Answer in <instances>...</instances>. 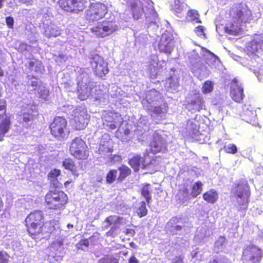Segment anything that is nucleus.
<instances>
[{"mask_svg":"<svg viewBox=\"0 0 263 263\" xmlns=\"http://www.w3.org/2000/svg\"><path fill=\"white\" fill-rule=\"evenodd\" d=\"M255 15L254 16L252 14L251 10L245 4H239L233 6L229 11L230 17L225 25V31L232 35H237L241 31L242 23L260 17L259 13Z\"/></svg>","mask_w":263,"mask_h":263,"instance_id":"obj_1","label":"nucleus"},{"mask_svg":"<svg viewBox=\"0 0 263 263\" xmlns=\"http://www.w3.org/2000/svg\"><path fill=\"white\" fill-rule=\"evenodd\" d=\"M145 109L151 116L161 120L165 118L167 111V106L163 99L162 94L156 89H151L146 93L145 99L142 102Z\"/></svg>","mask_w":263,"mask_h":263,"instance_id":"obj_2","label":"nucleus"},{"mask_svg":"<svg viewBox=\"0 0 263 263\" xmlns=\"http://www.w3.org/2000/svg\"><path fill=\"white\" fill-rule=\"evenodd\" d=\"M67 200V195L62 191H51L45 196L46 206L50 209H63Z\"/></svg>","mask_w":263,"mask_h":263,"instance_id":"obj_3","label":"nucleus"},{"mask_svg":"<svg viewBox=\"0 0 263 263\" xmlns=\"http://www.w3.org/2000/svg\"><path fill=\"white\" fill-rule=\"evenodd\" d=\"M232 192L235 195L237 203L241 206V208L246 209L248 206L250 196L249 186L247 181L245 180H240L233 189Z\"/></svg>","mask_w":263,"mask_h":263,"instance_id":"obj_4","label":"nucleus"},{"mask_svg":"<svg viewBox=\"0 0 263 263\" xmlns=\"http://www.w3.org/2000/svg\"><path fill=\"white\" fill-rule=\"evenodd\" d=\"M95 82L91 81L87 73H83L78 78V97L81 100H85L91 94Z\"/></svg>","mask_w":263,"mask_h":263,"instance_id":"obj_5","label":"nucleus"},{"mask_svg":"<svg viewBox=\"0 0 263 263\" xmlns=\"http://www.w3.org/2000/svg\"><path fill=\"white\" fill-rule=\"evenodd\" d=\"M43 215L41 211H34L30 213L25 220L28 231L31 235H35L40 230Z\"/></svg>","mask_w":263,"mask_h":263,"instance_id":"obj_6","label":"nucleus"},{"mask_svg":"<svg viewBox=\"0 0 263 263\" xmlns=\"http://www.w3.org/2000/svg\"><path fill=\"white\" fill-rule=\"evenodd\" d=\"M69 151L78 159H85L89 155L85 142L80 137H76L72 141Z\"/></svg>","mask_w":263,"mask_h":263,"instance_id":"obj_7","label":"nucleus"},{"mask_svg":"<svg viewBox=\"0 0 263 263\" xmlns=\"http://www.w3.org/2000/svg\"><path fill=\"white\" fill-rule=\"evenodd\" d=\"M118 28L115 22L104 21L99 23L96 26L91 28L92 32L98 36L105 37L116 31Z\"/></svg>","mask_w":263,"mask_h":263,"instance_id":"obj_8","label":"nucleus"},{"mask_svg":"<svg viewBox=\"0 0 263 263\" xmlns=\"http://www.w3.org/2000/svg\"><path fill=\"white\" fill-rule=\"evenodd\" d=\"M108 11L107 7L105 4L100 2L93 3L90 5L87 11V17L92 21L104 17Z\"/></svg>","mask_w":263,"mask_h":263,"instance_id":"obj_9","label":"nucleus"},{"mask_svg":"<svg viewBox=\"0 0 263 263\" xmlns=\"http://www.w3.org/2000/svg\"><path fill=\"white\" fill-rule=\"evenodd\" d=\"M261 257V250L254 245L247 246L242 255L243 263H259Z\"/></svg>","mask_w":263,"mask_h":263,"instance_id":"obj_10","label":"nucleus"},{"mask_svg":"<svg viewBox=\"0 0 263 263\" xmlns=\"http://www.w3.org/2000/svg\"><path fill=\"white\" fill-rule=\"evenodd\" d=\"M72 121L73 126L78 130L84 129L88 123L89 116L87 113V110L83 107H79L73 111Z\"/></svg>","mask_w":263,"mask_h":263,"instance_id":"obj_11","label":"nucleus"},{"mask_svg":"<svg viewBox=\"0 0 263 263\" xmlns=\"http://www.w3.org/2000/svg\"><path fill=\"white\" fill-rule=\"evenodd\" d=\"M245 50L249 57H258V54L263 51V33L256 35L252 41L247 44Z\"/></svg>","mask_w":263,"mask_h":263,"instance_id":"obj_12","label":"nucleus"},{"mask_svg":"<svg viewBox=\"0 0 263 263\" xmlns=\"http://www.w3.org/2000/svg\"><path fill=\"white\" fill-rule=\"evenodd\" d=\"M67 121L63 117H57L50 125L51 134L55 137L64 138L67 133Z\"/></svg>","mask_w":263,"mask_h":263,"instance_id":"obj_13","label":"nucleus"},{"mask_svg":"<svg viewBox=\"0 0 263 263\" xmlns=\"http://www.w3.org/2000/svg\"><path fill=\"white\" fill-rule=\"evenodd\" d=\"M86 0H59L61 8L67 12H78L86 7Z\"/></svg>","mask_w":263,"mask_h":263,"instance_id":"obj_14","label":"nucleus"},{"mask_svg":"<svg viewBox=\"0 0 263 263\" xmlns=\"http://www.w3.org/2000/svg\"><path fill=\"white\" fill-rule=\"evenodd\" d=\"M91 66L96 75L103 77L108 72L107 64L99 55H95L90 62Z\"/></svg>","mask_w":263,"mask_h":263,"instance_id":"obj_15","label":"nucleus"},{"mask_svg":"<svg viewBox=\"0 0 263 263\" xmlns=\"http://www.w3.org/2000/svg\"><path fill=\"white\" fill-rule=\"evenodd\" d=\"M28 85L29 88L31 87V90H35L40 97L45 100L47 99L49 91L45 88L41 81L35 77H32L28 82Z\"/></svg>","mask_w":263,"mask_h":263,"instance_id":"obj_16","label":"nucleus"},{"mask_svg":"<svg viewBox=\"0 0 263 263\" xmlns=\"http://www.w3.org/2000/svg\"><path fill=\"white\" fill-rule=\"evenodd\" d=\"M98 151L99 154L104 157L107 156L109 153L112 152L113 141L108 134H105L102 135Z\"/></svg>","mask_w":263,"mask_h":263,"instance_id":"obj_17","label":"nucleus"},{"mask_svg":"<svg viewBox=\"0 0 263 263\" xmlns=\"http://www.w3.org/2000/svg\"><path fill=\"white\" fill-rule=\"evenodd\" d=\"M151 150L154 153L164 152L166 146L165 140L159 132H155L150 144Z\"/></svg>","mask_w":263,"mask_h":263,"instance_id":"obj_18","label":"nucleus"},{"mask_svg":"<svg viewBox=\"0 0 263 263\" xmlns=\"http://www.w3.org/2000/svg\"><path fill=\"white\" fill-rule=\"evenodd\" d=\"M230 93L232 98L236 102H240L245 96L241 83L236 78L231 83Z\"/></svg>","mask_w":263,"mask_h":263,"instance_id":"obj_19","label":"nucleus"},{"mask_svg":"<svg viewBox=\"0 0 263 263\" xmlns=\"http://www.w3.org/2000/svg\"><path fill=\"white\" fill-rule=\"evenodd\" d=\"M40 230L36 235H33L35 237L37 236L36 238L39 239H48L50 236H56V232H59L60 231L58 229H56L55 228L52 226L50 223H45L42 226L40 227Z\"/></svg>","mask_w":263,"mask_h":263,"instance_id":"obj_20","label":"nucleus"},{"mask_svg":"<svg viewBox=\"0 0 263 263\" xmlns=\"http://www.w3.org/2000/svg\"><path fill=\"white\" fill-rule=\"evenodd\" d=\"M174 46L171 36L167 33H163L158 44L159 51L166 54H170L173 50Z\"/></svg>","mask_w":263,"mask_h":263,"instance_id":"obj_21","label":"nucleus"},{"mask_svg":"<svg viewBox=\"0 0 263 263\" xmlns=\"http://www.w3.org/2000/svg\"><path fill=\"white\" fill-rule=\"evenodd\" d=\"M200 54L203 57L206 63L212 68H216L218 66L220 60L218 57L209 50L202 47H198Z\"/></svg>","mask_w":263,"mask_h":263,"instance_id":"obj_22","label":"nucleus"},{"mask_svg":"<svg viewBox=\"0 0 263 263\" xmlns=\"http://www.w3.org/2000/svg\"><path fill=\"white\" fill-rule=\"evenodd\" d=\"M50 248L56 252L55 254L53 253H50L49 257H52L56 261L62 260L63 255L66 253V250L64 247L63 240L57 239L51 243Z\"/></svg>","mask_w":263,"mask_h":263,"instance_id":"obj_23","label":"nucleus"},{"mask_svg":"<svg viewBox=\"0 0 263 263\" xmlns=\"http://www.w3.org/2000/svg\"><path fill=\"white\" fill-rule=\"evenodd\" d=\"M167 231L172 235H181L185 231L184 226L177 220V218H172L166 225Z\"/></svg>","mask_w":263,"mask_h":263,"instance_id":"obj_24","label":"nucleus"},{"mask_svg":"<svg viewBox=\"0 0 263 263\" xmlns=\"http://www.w3.org/2000/svg\"><path fill=\"white\" fill-rule=\"evenodd\" d=\"M127 4L131 7L133 13V17L135 19H139L144 13L145 17H147L146 13L144 12V9L142 7L141 2L139 0H133L132 2L128 1Z\"/></svg>","mask_w":263,"mask_h":263,"instance_id":"obj_25","label":"nucleus"},{"mask_svg":"<svg viewBox=\"0 0 263 263\" xmlns=\"http://www.w3.org/2000/svg\"><path fill=\"white\" fill-rule=\"evenodd\" d=\"M129 164L136 172L138 171L140 167L143 169L145 168L148 165V163L145 162V160H143L142 158L139 156H135L130 159Z\"/></svg>","mask_w":263,"mask_h":263,"instance_id":"obj_26","label":"nucleus"},{"mask_svg":"<svg viewBox=\"0 0 263 263\" xmlns=\"http://www.w3.org/2000/svg\"><path fill=\"white\" fill-rule=\"evenodd\" d=\"M27 107L28 108V110L27 112L24 111L23 112L22 118V121H21L23 126L27 128L32 125L34 116L33 113L34 112L30 106L28 105Z\"/></svg>","mask_w":263,"mask_h":263,"instance_id":"obj_27","label":"nucleus"},{"mask_svg":"<svg viewBox=\"0 0 263 263\" xmlns=\"http://www.w3.org/2000/svg\"><path fill=\"white\" fill-rule=\"evenodd\" d=\"M149 62L151 74L152 76L156 77L159 72L158 69L163 67L160 64L161 62L159 61L158 57L156 55H153L151 56Z\"/></svg>","mask_w":263,"mask_h":263,"instance_id":"obj_28","label":"nucleus"},{"mask_svg":"<svg viewBox=\"0 0 263 263\" xmlns=\"http://www.w3.org/2000/svg\"><path fill=\"white\" fill-rule=\"evenodd\" d=\"M61 30L59 27L54 24H50L45 27L44 34L48 37H57L61 34Z\"/></svg>","mask_w":263,"mask_h":263,"instance_id":"obj_29","label":"nucleus"},{"mask_svg":"<svg viewBox=\"0 0 263 263\" xmlns=\"http://www.w3.org/2000/svg\"><path fill=\"white\" fill-rule=\"evenodd\" d=\"M179 87L178 79L173 77H170L167 80L165 85V87L167 91L174 93L177 91Z\"/></svg>","mask_w":263,"mask_h":263,"instance_id":"obj_30","label":"nucleus"},{"mask_svg":"<svg viewBox=\"0 0 263 263\" xmlns=\"http://www.w3.org/2000/svg\"><path fill=\"white\" fill-rule=\"evenodd\" d=\"M60 174V170L54 169L51 170L48 175V179L50 180L51 183L55 187H58L61 185L58 179Z\"/></svg>","mask_w":263,"mask_h":263,"instance_id":"obj_31","label":"nucleus"},{"mask_svg":"<svg viewBox=\"0 0 263 263\" xmlns=\"http://www.w3.org/2000/svg\"><path fill=\"white\" fill-rule=\"evenodd\" d=\"M123 218L117 215H111L107 217L105 221L109 226L112 225V229H116L123 222Z\"/></svg>","mask_w":263,"mask_h":263,"instance_id":"obj_32","label":"nucleus"},{"mask_svg":"<svg viewBox=\"0 0 263 263\" xmlns=\"http://www.w3.org/2000/svg\"><path fill=\"white\" fill-rule=\"evenodd\" d=\"M203 198L204 200L210 203H214L218 198V194L214 190H210L203 195Z\"/></svg>","mask_w":263,"mask_h":263,"instance_id":"obj_33","label":"nucleus"},{"mask_svg":"<svg viewBox=\"0 0 263 263\" xmlns=\"http://www.w3.org/2000/svg\"><path fill=\"white\" fill-rule=\"evenodd\" d=\"M10 121L9 118H6L0 123V141L3 140L5 134L10 129Z\"/></svg>","mask_w":263,"mask_h":263,"instance_id":"obj_34","label":"nucleus"},{"mask_svg":"<svg viewBox=\"0 0 263 263\" xmlns=\"http://www.w3.org/2000/svg\"><path fill=\"white\" fill-rule=\"evenodd\" d=\"M152 191V188L150 184L147 183L144 185L141 189V194L145 198L147 203H148L152 199L151 193Z\"/></svg>","mask_w":263,"mask_h":263,"instance_id":"obj_35","label":"nucleus"},{"mask_svg":"<svg viewBox=\"0 0 263 263\" xmlns=\"http://www.w3.org/2000/svg\"><path fill=\"white\" fill-rule=\"evenodd\" d=\"M202 186L203 184L200 181H197L193 184L191 193L192 197L195 198L200 194L202 191Z\"/></svg>","mask_w":263,"mask_h":263,"instance_id":"obj_36","label":"nucleus"},{"mask_svg":"<svg viewBox=\"0 0 263 263\" xmlns=\"http://www.w3.org/2000/svg\"><path fill=\"white\" fill-rule=\"evenodd\" d=\"M191 105L193 106V109L199 111L204 106L203 99L200 97H197L195 100L192 101Z\"/></svg>","mask_w":263,"mask_h":263,"instance_id":"obj_37","label":"nucleus"},{"mask_svg":"<svg viewBox=\"0 0 263 263\" xmlns=\"http://www.w3.org/2000/svg\"><path fill=\"white\" fill-rule=\"evenodd\" d=\"M63 166L66 170L70 171L73 174H76V166L71 159H66L62 163Z\"/></svg>","mask_w":263,"mask_h":263,"instance_id":"obj_38","label":"nucleus"},{"mask_svg":"<svg viewBox=\"0 0 263 263\" xmlns=\"http://www.w3.org/2000/svg\"><path fill=\"white\" fill-rule=\"evenodd\" d=\"M188 58L190 63L194 65L200 61V57L197 53V50L194 49L192 52L188 53Z\"/></svg>","mask_w":263,"mask_h":263,"instance_id":"obj_39","label":"nucleus"},{"mask_svg":"<svg viewBox=\"0 0 263 263\" xmlns=\"http://www.w3.org/2000/svg\"><path fill=\"white\" fill-rule=\"evenodd\" d=\"M119 170L120 171V175L118 179L120 180H122L130 174L131 172L130 168L125 165H122L119 168Z\"/></svg>","mask_w":263,"mask_h":263,"instance_id":"obj_40","label":"nucleus"},{"mask_svg":"<svg viewBox=\"0 0 263 263\" xmlns=\"http://www.w3.org/2000/svg\"><path fill=\"white\" fill-rule=\"evenodd\" d=\"M117 171L115 170H110L108 172L106 177V181L107 183L111 184L116 179Z\"/></svg>","mask_w":263,"mask_h":263,"instance_id":"obj_41","label":"nucleus"},{"mask_svg":"<svg viewBox=\"0 0 263 263\" xmlns=\"http://www.w3.org/2000/svg\"><path fill=\"white\" fill-rule=\"evenodd\" d=\"M185 5L181 3L179 0L175 1V6H174V10L176 14L179 16L181 14L184 10Z\"/></svg>","mask_w":263,"mask_h":263,"instance_id":"obj_42","label":"nucleus"},{"mask_svg":"<svg viewBox=\"0 0 263 263\" xmlns=\"http://www.w3.org/2000/svg\"><path fill=\"white\" fill-rule=\"evenodd\" d=\"M140 205L137 210V214L140 217H142L147 214V210L144 201H141Z\"/></svg>","mask_w":263,"mask_h":263,"instance_id":"obj_43","label":"nucleus"},{"mask_svg":"<svg viewBox=\"0 0 263 263\" xmlns=\"http://www.w3.org/2000/svg\"><path fill=\"white\" fill-rule=\"evenodd\" d=\"M213 83L211 81H207L203 85L202 91L204 93H208L213 89Z\"/></svg>","mask_w":263,"mask_h":263,"instance_id":"obj_44","label":"nucleus"},{"mask_svg":"<svg viewBox=\"0 0 263 263\" xmlns=\"http://www.w3.org/2000/svg\"><path fill=\"white\" fill-rule=\"evenodd\" d=\"M188 20L192 21H196V22H200L198 16V12L195 10H190L187 12Z\"/></svg>","mask_w":263,"mask_h":263,"instance_id":"obj_45","label":"nucleus"},{"mask_svg":"<svg viewBox=\"0 0 263 263\" xmlns=\"http://www.w3.org/2000/svg\"><path fill=\"white\" fill-rule=\"evenodd\" d=\"M205 28H204V26L200 25L197 27L195 29L194 31L197 36H198L201 39H205L206 34L205 33Z\"/></svg>","mask_w":263,"mask_h":263,"instance_id":"obj_46","label":"nucleus"},{"mask_svg":"<svg viewBox=\"0 0 263 263\" xmlns=\"http://www.w3.org/2000/svg\"><path fill=\"white\" fill-rule=\"evenodd\" d=\"M224 151L227 153L235 154L237 152V148L234 144H229L224 147Z\"/></svg>","mask_w":263,"mask_h":263,"instance_id":"obj_47","label":"nucleus"},{"mask_svg":"<svg viewBox=\"0 0 263 263\" xmlns=\"http://www.w3.org/2000/svg\"><path fill=\"white\" fill-rule=\"evenodd\" d=\"M106 126H108L109 128V129L111 130L116 129L117 127V126H119L120 125V123H118L117 122L111 119L110 118L106 119Z\"/></svg>","mask_w":263,"mask_h":263,"instance_id":"obj_48","label":"nucleus"},{"mask_svg":"<svg viewBox=\"0 0 263 263\" xmlns=\"http://www.w3.org/2000/svg\"><path fill=\"white\" fill-rule=\"evenodd\" d=\"M89 245V241L87 239L81 240L77 245V248L79 249L84 250L83 246L86 248Z\"/></svg>","mask_w":263,"mask_h":263,"instance_id":"obj_49","label":"nucleus"},{"mask_svg":"<svg viewBox=\"0 0 263 263\" xmlns=\"http://www.w3.org/2000/svg\"><path fill=\"white\" fill-rule=\"evenodd\" d=\"M209 263H230L228 259L226 258H213Z\"/></svg>","mask_w":263,"mask_h":263,"instance_id":"obj_50","label":"nucleus"},{"mask_svg":"<svg viewBox=\"0 0 263 263\" xmlns=\"http://www.w3.org/2000/svg\"><path fill=\"white\" fill-rule=\"evenodd\" d=\"M36 64V66L34 69V71H38V68H40L42 66V64L40 63V62H37L35 63L33 61H30L29 63V68L32 70H33V67Z\"/></svg>","mask_w":263,"mask_h":263,"instance_id":"obj_51","label":"nucleus"},{"mask_svg":"<svg viewBox=\"0 0 263 263\" xmlns=\"http://www.w3.org/2000/svg\"><path fill=\"white\" fill-rule=\"evenodd\" d=\"M8 259L7 254L5 252L0 251V263H7Z\"/></svg>","mask_w":263,"mask_h":263,"instance_id":"obj_52","label":"nucleus"},{"mask_svg":"<svg viewBox=\"0 0 263 263\" xmlns=\"http://www.w3.org/2000/svg\"><path fill=\"white\" fill-rule=\"evenodd\" d=\"M6 111V103L4 99H0V112L5 114Z\"/></svg>","mask_w":263,"mask_h":263,"instance_id":"obj_53","label":"nucleus"},{"mask_svg":"<svg viewBox=\"0 0 263 263\" xmlns=\"http://www.w3.org/2000/svg\"><path fill=\"white\" fill-rule=\"evenodd\" d=\"M6 22L9 28H12L13 27L14 20L13 17L10 16L7 17L6 19Z\"/></svg>","mask_w":263,"mask_h":263,"instance_id":"obj_54","label":"nucleus"},{"mask_svg":"<svg viewBox=\"0 0 263 263\" xmlns=\"http://www.w3.org/2000/svg\"><path fill=\"white\" fill-rule=\"evenodd\" d=\"M109 159L111 162H118L121 161L122 158H121V156H120L119 155H110Z\"/></svg>","mask_w":263,"mask_h":263,"instance_id":"obj_55","label":"nucleus"},{"mask_svg":"<svg viewBox=\"0 0 263 263\" xmlns=\"http://www.w3.org/2000/svg\"><path fill=\"white\" fill-rule=\"evenodd\" d=\"M98 263H117L115 260H112L108 258H103L99 260Z\"/></svg>","mask_w":263,"mask_h":263,"instance_id":"obj_56","label":"nucleus"},{"mask_svg":"<svg viewBox=\"0 0 263 263\" xmlns=\"http://www.w3.org/2000/svg\"><path fill=\"white\" fill-rule=\"evenodd\" d=\"M253 72L255 74L256 77L258 78V79L260 81H262L263 82V70H261L259 72H255L254 69L252 70Z\"/></svg>","mask_w":263,"mask_h":263,"instance_id":"obj_57","label":"nucleus"},{"mask_svg":"<svg viewBox=\"0 0 263 263\" xmlns=\"http://www.w3.org/2000/svg\"><path fill=\"white\" fill-rule=\"evenodd\" d=\"M126 235H129V236L133 237L135 234V231L133 229H126L125 231H123Z\"/></svg>","mask_w":263,"mask_h":263,"instance_id":"obj_58","label":"nucleus"},{"mask_svg":"<svg viewBox=\"0 0 263 263\" xmlns=\"http://www.w3.org/2000/svg\"><path fill=\"white\" fill-rule=\"evenodd\" d=\"M128 263H140V262L136 257L132 256L129 258Z\"/></svg>","mask_w":263,"mask_h":263,"instance_id":"obj_59","label":"nucleus"},{"mask_svg":"<svg viewBox=\"0 0 263 263\" xmlns=\"http://www.w3.org/2000/svg\"><path fill=\"white\" fill-rule=\"evenodd\" d=\"M174 263H184L182 257L181 256L176 257L174 259Z\"/></svg>","mask_w":263,"mask_h":263,"instance_id":"obj_60","label":"nucleus"},{"mask_svg":"<svg viewBox=\"0 0 263 263\" xmlns=\"http://www.w3.org/2000/svg\"><path fill=\"white\" fill-rule=\"evenodd\" d=\"M30 46H28L27 44L25 43H22L20 45V49L22 51L23 50H28V48Z\"/></svg>","mask_w":263,"mask_h":263,"instance_id":"obj_61","label":"nucleus"},{"mask_svg":"<svg viewBox=\"0 0 263 263\" xmlns=\"http://www.w3.org/2000/svg\"><path fill=\"white\" fill-rule=\"evenodd\" d=\"M21 3L26 4L27 5H32V0H18Z\"/></svg>","mask_w":263,"mask_h":263,"instance_id":"obj_62","label":"nucleus"},{"mask_svg":"<svg viewBox=\"0 0 263 263\" xmlns=\"http://www.w3.org/2000/svg\"><path fill=\"white\" fill-rule=\"evenodd\" d=\"M225 241V238L223 237H220L219 238L218 240L217 241V243H220L221 245H222L223 243Z\"/></svg>","mask_w":263,"mask_h":263,"instance_id":"obj_63","label":"nucleus"},{"mask_svg":"<svg viewBox=\"0 0 263 263\" xmlns=\"http://www.w3.org/2000/svg\"><path fill=\"white\" fill-rule=\"evenodd\" d=\"M233 58L235 60L237 61H239V60H241V57H239V56H237V55H235L233 57Z\"/></svg>","mask_w":263,"mask_h":263,"instance_id":"obj_64","label":"nucleus"}]
</instances>
